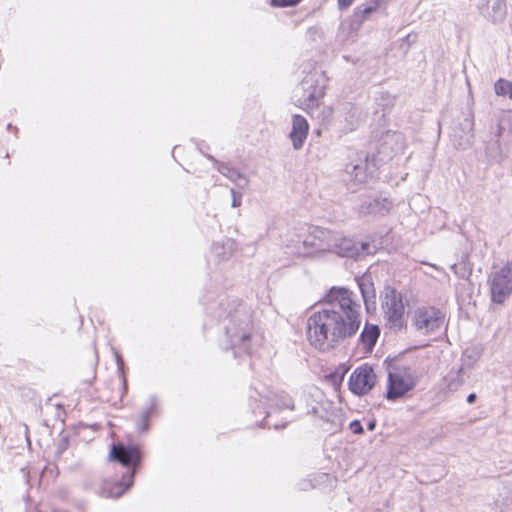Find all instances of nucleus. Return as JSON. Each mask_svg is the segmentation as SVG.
<instances>
[{
    "mask_svg": "<svg viewBox=\"0 0 512 512\" xmlns=\"http://www.w3.org/2000/svg\"><path fill=\"white\" fill-rule=\"evenodd\" d=\"M361 324V305L356 295L333 287L325 296L324 306L307 319L306 337L316 349L329 351L353 337Z\"/></svg>",
    "mask_w": 512,
    "mask_h": 512,
    "instance_id": "f257e3e1",
    "label": "nucleus"
},
{
    "mask_svg": "<svg viewBox=\"0 0 512 512\" xmlns=\"http://www.w3.org/2000/svg\"><path fill=\"white\" fill-rule=\"evenodd\" d=\"M417 383L416 370L407 366L393 368L388 373L386 398L397 400L413 390Z\"/></svg>",
    "mask_w": 512,
    "mask_h": 512,
    "instance_id": "f03ea898",
    "label": "nucleus"
},
{
    "mask_svg": "<svg viewBox=\"0 0 512 512\" xmlns=\"http://www.w3.org/2000/svg\"><path fill=\"white\" fill-rule=\"evenodd\" d=\"M491 301L503 304L512 295V260L493 270L488 277Z\"/></svg>",
    "mask_w": 512,
    "mask_h": 512,
    "instance_id": "7ed1b4c3",
    "label": "nucleus"
},
{
    "mask_svg": "<svg viewBox=\"0 0 512 512\" xmlns=\"http://www.w3.org/2000/svg\"><path fill=\"white\" fill-rule=\"evenodd\" d=\"M444 323L442 312L430 306L418 307L413 311L412 324L423 335H428L439 330Z\"/></svg>",
    "mask_w": 512,
    "mask_h": 512,
    "instance_id": "20e7f679",
    "label": "nucleus"
},
{
    "mask_svg": "<svg viewBox=\"0 0 512 512\" xmlns=\"http://www.w3.org/2000/svg\"><path fill=\"white\" fill-rule=\"evenodd\" d=\"M384 316L393 329H400L403 324L404 304L401 294L394 288L385 287L382 293Z\"/></svg>",
    "mask_w": 512,
    "mask_h": 512,
    "instance_id": "39448f33",
    "label": "nucleus"
},
{
    "mask_svg": "<svg viewBox=\"0 0 512 512\" xmlns=\"http://www.w3.org/2000/svg\"><path fill=\"white\" fill-rule=\"evenodd\" d=\"M333 232L325 229L314 228L303 240V251L299 252L305 257H314L325 252H331L333 244Z\"/></svg>",
    "mask_w": 512,
    "mask_h": 512,
    "instance_id": "423d86ee",
    "label": "nucleus"
},
{
    "mask_svg": "<svg viewBox=\"0 0 512 512\" xmlns=\"http://www.w3.org/2000/svg\"><path fill=\"white\" fill-rule=\"evenodd\" d=\"M324 94L323 85L305 80L294 90L293 98L298 106L304 109H314L319 106Z\"/></svg>",
    "mask_w": 512,
    "mask_h": 512,
    "instance_id": "0eeeda50",
    "label": "nucleus"
},
{
    "mask_svg": "<svg viewBox=\"0 0 512 512\" xmlns=\"http://www.w3.org/2000/svg\"><path fill=\"white\" fill-rule=\"evenodd\" d=\"M376 382L377 376L374 369L368 364H363L351 373L348 384L353 394L362 396L369 393Z\"/></svg>",
    "mask_w": 512,
    "mask_h": 512,
    "instance_id": "6e6552de",
    "label": "nucleus"
},
{
    "mask_svg": "<svg viewBox=\"0 0 512 512\" xmlns=\"http://www.w3.org/2000/svg\"><path fill=\"white\" fill-rule=\"evenodd\" d=\"M331 242L335 244V247L331 249V252L340 256L355 257L372 253L368 243L356 242L355 240L346 238L339 233L333 232V241Z\"/></svg>",
    "mask_w": 512,
    "mask_h": 512,
    "instance_id": "1a4fd4ad",
    "label": "nucleus"
},
{
    "mask_svg": "<svg viewBox=\"0 0 512 512\" xmlns=\"http://www.w3.org/2000/svg\"><path fill=\"white\" fill-rule=\"evenodd\" d=\"M378 5V0H371L365 4L357 6L351 18L342 23V28L348 29L350 32L357 31L362 26L363 22L377 10Z\"/></svg>",
    "mask_w": 512,
    "mask_h": 512,
    "instance_id": "9d476101",
    "label": "nucleus"
},
{
    "mask_svg": "<svg viewBox=\"0 0 512 512\" xmlns=\"http://www.w3.org/2000/svg\"><path fill=\"white\" fill-rule=\"evenodd\" d=\"M209 159L213 160L216 163V168L218 172L221 173L224 177L228 178L230 181H232L242 189L247 187L249 179L246 175L230 167L226 163L216 161L212 156H209Z\"/></svg>",
    "mask_w": 512,
    "mask_h": 512,
    "instance_id": "9b49d317",
    "label": "nucleus"
},
{
    "mask_svg": "<svg viewBox=\"0 0 512 512\" xmlns=\"http://www.w3.org/2000/svg\"><path fill=\"white\" fill-rule=\"evenodd\" d=\"M467 371L464 367L452 368L443 378L442 385L447 391H456L466 382Z\"/></svg>",
    "mask_w": 512,
    "mask_h": 512,
    "instance_id": "f8f14e48",
    "label": "nucleus"
},
{
    "mask_svg": "<svg viewBox=\"0 0 512 512\" xmlns=\"http://www.w3.org/2000/svg\"><path fill=\"white\" fill-rule=\"evenodd\" d=\"M111 458L126 466L136 465L139 462V452L135 448L117 445L111 450Z\"/></svg>",
    "mask_w": 512,
    "mask_h": 512,
    "instance_id": "ddd939ff",
    "label": "nucleus"
},
{
    "mask_svg": "<svg viewBox=\"0 0 512 512\" xmlns=\"http://www.w3.org/2000/svg\"><path fill=\"white\" fill-rule=\"evenodd\" d=\"M357 282L367 311H370L371 309L374 310L376 305V293L371 277L363 275L357 280Z\"/></svg>",
    "mask_w": 512,
    "mask_h": 512,
    "instance_id": "4468645a",
    "label": "nucleus"
},
{
    "mask_svg": "<svg viewBox=\"0 0 512 512\" xmlns=\"http://www.w3.org/2000/svg\"><path fill=\"white\" fill-rule=\"evenodd\" d=\"M391 209V203L387 199H369L362 202L359 211L363 214H386Z\"/></svg>",
    "mask_w": 512,
    "mask_h": 512,
    "instance_id": "2eb2a0df",
    "label": "nucleus"
},
{
    "mask_svg": "<svg viewBox=\"0 0 512 512\" xmlns=\"http://www.w3.org/2000/svg\"><path fill=\"white\" fill-rule=\"evenodd\" d=\"M346 173L355 184H362L367 180V160H360L357 164L347 165Z\"/></svg>",
    "mask_w": 512,
    "mask_h": 512,
    "instance_id": "dca6fc26",
    "label": "nucleus"
},
{
    "mask_svg": "<svg viewBox=\"0 0 512 512\" xmlns=\"http://www.w3.org/2000/svg\"><path fill=\"white\" fill-rule=\"evenodd\" d=\"M482 355V349L478 346H471L464 350L460 367H464V370H471L474 365L479 361Z\"/></svg>",
    "mask_w": 512,
    "mask_h": 512,
    "instance_id": "f3484780",
    "label": "nucleus"
},
{
    "mask_svg": "<svg viewBox=\"0 0 512 512\" xmlns=\"http://www.w3.org/2000/svg\"><path fill=\"white\" fill-rule=\"evenodd\" d=\"M132 485V480L127 484L112 483L111 481H105L102 488V493L107 497L118 498Z\"/></svg>",
    "mask_w": 512,
    "mask_h": 512,
    "instance_id": "a211bd4d",
    "label": "nucleus"
},
{
    "mask_svg": "<svg viewBox=\"0 0 512 512\" xmlns=\"http://www.w3.org/2000/svg\"><path fill=\"white\" fill-rule=\"evenodd\" d=\"M379 333L380 331L377 326H365L361 333L360 340L366 349L370 350L375 345L379 337Z\"/></svg>",
    "mask_w": 512,
    "mask_h": 512,
    "instance_id": "6ab92c4d",
    "label": "nucleus"
},
{
    "mask_svg": "<svg viewBox=\"0 0 512 512\" xmlns=\"http://www.w3.org/2000/svg\"><path fill=\"white\" fill-rule=\"evenodd\" d=\"M227 332L233 346H238L242 343H245L251 338V334L248 329L235 331L234 328H230Z\"/></svg>",
    "mask_w": 512,
    "mask_h": 512,
    "instance_id": "aec40b11",
    "label": "nucleus"
},
{
    "mask_svg": "<svg viewBox=\"0 0 512 512\" xmlns=\"http://www.w3.org/2000/svg\"><path fill=\"white\" fill-rule=\"evenodd\" d=\"M494 90L497 95H508V97L512 99V81L510 82L505 79H499L494 85Z\"/></svg>",
    "mask_w": 512,
    "mask_h": 512,
    "instance_id": "412c9836",
    "label": "nucleus"
},
{
    "mask_svg": "<svg viewBox=\"0 0 512 512\" xmlns=\"http://www.w3.org/2000/svg\"><path fill=\"white\" fill-rule=\"evenodd\" d=\"M308 130H291L289 138L292 141L293 147L298 150L302 148L305 140L307 139Z\"/></svg>",
    "mask_w": 512,
    "mask_h": 512,
    "instance_id": "4be33fe9",
    "label": "nucleus"
},
{
    "mask_svg": "<svg viewBox=\"0 0 512 512\" xmlns=\"http://www.w3.org/2000/svg\"><path fill=\"white\" fill-rule=\"evenodd\" d=\"M466 136L467 133H465L464 130H456L455 133L451 136L453 145L456 148H464L469 144V139Z\"/></svg>",
    "mask_w": 512,
    "mask_h": 512,
    "instance_id": "5701e85b",
    "label": "nucleus"
},
{
    "mask_svg": "<svg viewBox=\"0 0 512 512\" xmlns=\"http://www.w3.org/2000/svg\"><path fill=\"white\" fill-rule=\"evenodd\" d=\"M378 104L383 107H391L395 103V97L389 94L388 92L381 93L379 98H377Z\"/></svg>",
    "mask_w": 512,
    "mask_h": 512,
    "instance_id": "b1692460",
    "label": "nucleus"
},
{
    "mask_svg": "<svg viewBox=\"0 0 512 512\" xmlns=\"http://www.w3.org/2000/svg\"><path fill=\"white\" fill-rule=\"evenodd\" d=\"M302 0H270V4L273 7H291L296 6L299 4Z\"/></svg>",
    "mask_w": 512,
    "mask_h": 512,
    "instance_id": "393cba45",
    "label": "nucleus"
},
{
    "mask_svg": "<svg viewBox=\"0 0 512 512\" xmlns=\"http://www.w3.org/2000/svg\"><path fill=\"white\" fill-rule=\"evenodd\" d=\"M292 128H309V124L303 116L294 115L292 119Z\"/></svg>",
    "mask_w": 512,
    "mask_h": 512,
    "instance_id": "a878e982",
    "label": "nucleus"
},
{
    "mask_svg": "<svg viewBox=\"0 0 512 512\" xmlns=\"http://www.w3.org/2000/svg\"><path fill=\"white\" fill-rule=\"evenodd\" d=\"M230 194L232 196L231 206L234 208L240 207L242 204V194L237 192L234 188L230 189Z\"/></svg>",
    "mask_w": 512,
    "mask_h": 512,
    "instance_id": "bb28decb",
    "label": "nucleus"
},
{
    "mask_svg": "<svg viewBox=\"0 0 512 512\" xmlns=\"http://www.w3.org/2000/svg\"><path fill=\"white\" fill-rule=\"evenodd\" d=\"M350 429L352 430L353 433L355 434H361L363 432V427L361 426L360 422L359 421H353L351 424H350Z\"/></svg>",
    "mask_w": 512,
    "mask_h": 512,
    "instance_id": "cd10ccee",
    "label": "nucleus"
},
{
    "mask_svg": "<svg viewBox=\"0 0 512 512\" xmlns=\"http://www.w3.org/2000/svg\"><path fill=\"white\" fill-rule=\"evenodd\" d=\"M354 2V0H338L337 3H338V8L340 10H345L347 9L349 6L352 5V3Z\"/></svg>",
    "mask_w": 512,
    "mask_h": 512,
    "instance_id": "c85d7f7f",
    "label": "nucleus"
},
{
    "mask_svg": "<svg viewBox=\"0 0 512 512\" xmlns=\"http://www.w3.org/2000/svg\"><path fill=\"white\" fill-rule=\"evenodd\" d=\"M475 400H476V394H475V393H471V394H469V395L467 396V402H468L469 404L474 403V402H475Z\"/></svg>",
    "mask_w": 512,
    "mask_h": 512,
    "instance_id": "c756f323",
    "label": "nucleus"
},
{
    "mask_svg": "<svg viewBox=\"0 0 512 512\" xmlns=\"http://www.w3.org/2000/svg\"><path fill=\"white\" fill-rule=\"evenodd\" d=\"M374 428H375V422H370L368 425V429L372 431V430H374Z\"/></svg>",
    "mask_w": 512,
    "mask_h": 512,
    "instance_id": "7c9ffc66",
    "label": "nucleus"
},
{
    "mask_svg": "<svg viewBox=\"0 0 512 512\" xmlns=\"http://www.w3.org/2000/svg\"><path fill=\"white\" fill-rule=\"evenodd\" d=\"M285 406H286L287 408H291V409L293 408V404H292V402H291V401H289V403H286V404H285Z\"/></svg>",
    "mask_w": 512,
    "mask_h": 512,
    "instance_id": "2f4dec72",
    "label": "nucleus"
}]
</instances>
